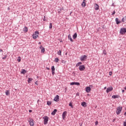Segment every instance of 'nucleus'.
Instances as JSON below:
<instances>
[{"label":"nucleus","instance_id":"obj_37","mask_svg":"<svg viewBox=\"0 0 126 126\" xmlns=\"http://www.w3.org/2000/svg\"><path fill=\"white\" fill-rule=\"evenodd\" d=\"M19 58H20V59H17L18 62H21V59H20V57H19Z\"/></svg>","mask_w":126,"mask_h":126},{"label":"nucleus","instance_id":"obj_59","mask_svg":"<svg viewBox=\"0 0 126 126\" xmlns=\"http://www.w3.org/2000/svg\"><path fill=\"white\" fill-rule=\"evenodd\" d=\"M8 9H9V7H8Z\"/></svg>","mask_w":126,"mask_h":126},{"label":"nucleus","instance_id":"obj_30","mask_svg":"<svg viewBox=\"0 0 126 126\" xmlns=\"http://www.w3.org/2000/svg\"><path fill=\"white\" fill-rule=\"evenodd\" d=\"M59 61H60V60L59 59V58H56L55 59V63H59Z\"/></svg>","mask_w":126,"mask_h":126},{"label":"nucleus","instance_id":"obj_13","mask_svg":"<svg viewBox=\"0 0 126 126\" xmlns=\"http://www.w3.org/2000/svg\"><path fill=\"white\" fill-rule=\"evenodd\" d=\"M66 114H67L66 111H64L63 112V113L62 114V117H63V120H64V119H65V116H66Z\"/></svg>","mask_w":126,"mask_h":126},{"label":"nucleus","instance_id":"obj_51","mask_svg":"<svg viewBox=\"0 0 126 126\" xmlns=\"http://www.w3.org/2000/svg\"><path fill=\"white\" fill-rule=\"evenodd\" d=\"M125 93V90H122V93Z\"/></svg>","mask_w":126,"mask_h":126},{"label":"nucleus","instance_id":"obj_5","mask_svg":"<svg viewBox=\"0 0 126 126\" xmlns=\"http://www.w3.org/2000/svg\"><path fill=\"white\" fill-rule=\"evenodd\" d=\"M86 59H87V56L86 55L81 56L80 58L81 62H84Z\"/></svg>","mask_w":126,"mask_h":126},{"label":"nucleus","instance_id":"obj_54","mask_svg":"<svg viewBox=\"0 0 126 126\" xmlns=\"http://www.w3.org/2000/svg\"><path fill=\"white\" fill-rule=\"evenodd\" d=\"M124 116H126V112L124 113Z\"/></svg>","mask_w":126,"mask_h":126},{"label":"nucleus","instance_id":"obj_25","mask_svg":"<svg viewBox=\"0 0 126 126\" xmlns=\"http://www.w3.org/2000/svg\"><path fill=\"white\" fill-rule=\"evenodd\" d=\"M47 105H48V106H51V105H52V101H47Z\"/></svg>","mask_w":126,"mask_h":126},{"label":"nucleus","instance_id":"obj_43","mask_svg":"<svg viewBox=\"0 0 126 126\" xmlns=\"http://www.w3.org/2000/svg\"><path fill=\"white\" fill-rule=\"evenodd\" d=\"M39 48H40V49H43V48H44V47H43V46L40 45V46Z\"/></svg>","mask_w":126,"mask_h":126},{"label":"nucleus","instance_id":"obj_56","mask_svg":"<svg viewBox=\"0 0 126 126\" xmlns=\"http://www.w3.org/2000/svg\"><path fill=\"white\" fill-rule=\"evenodd\" d=\"M47 69L49 70V69H50V68H47Z\"/></svg>","mask_w":126,"mask_h":126},{"label":"nucleus","instance_id":"obj_33","mask_svg":"<svg viewBox=\"0 0 126 126\" xmlns=\"http://www.w3.org/2000/svg\"><path fill=\"white\" fill-rule=\"evenodd\" d=\"M7 58V55H4L3 57L2 58V60H5Z\"/></svg>","mask_w":126,"mask_h":126},{"label":"nucleus","instance_id":"obj_8","mask_svg":"<svg viewBox=\"0 0 126 126\" xmlns=\"http://www.w3.org/2000/svg\"><path fill=\"white\" fill-rule=\"evenodd\" d=\"M60 100V96L59 95H57L54 99V101H55V102H59Z\"/></svg>","mask_w":126,"mask_h":126},{"label":"nucleus","instance_id":"obj_1","mask_svg":"<svg viewBox=\"0 0 126 126\" xmlns=\"http://www.w3.org/2000/svg\"><path fill=\"white\" fill-rule=\"evenodd\" d=\"M122 110H123L122 107H121V106L118 107L116 111L117 115H120L121 113H122Z\"/></svg>","mask_w":126,"mask_h":126},{"label":"nucleus","instance_id":"obj_19","mask_svg":"<svg viewBox=\"0 0 126 126\" xmlns=\"http://www.w3.org/2000/svg\"><path fill=\"white\" fill-rule=\"evenodd\" d=\"M119 97H120V95H113L112 96V98H113V99L119 98Z\"/></svg>","mask_w":126,"mask_h":126},{"label":"nucleus","instance_id":"obj_58","mask_svg":"<svg viewBox=\"0 0 126 126\" xmlns=\"http://www.w3.org/2000/svg\"><path fill=\"white\" fill-rule=\"evenodd\" d=\"M113 122H115V119H114V120H113Z\"/></svg>","mask_w":126,"mask_h":126},{"label":"nucleus","instance_id":"obj_40","mask_svg":"<svg viewBox=\"0 0 126 126\" xmlns=\"http://www.w3.org/2000/svg\"><path fill=\"white\" fill-rule=\"evenodd\" d=\"M124 126H126V120L125 122H124Z\"/></svg>","mask_w":126,"mask_h":126},{"label":"nucleus","instance_id":"obj_29","mask_svg":"<svg viewBox=\"0 0 126 126\" xmlns=\"http://www.w3.org/2000/svg\"><path fill=\"white\" fill-rule=\"evenodd\" d=\"M52 28H53V24L52 23H50L49 24V29H52Z\"/></svg>","mask_w":126,"mask_h":126},{"label":"nucleus","instance_id":"obj_55","mask_svg":"<svg viewBox=\"0 0 126 126\" xmlns=\"http://www.w3.org/2000/svg\"><path fill=\"white\" fill-rule=\"evenodd\" d=\"M72 13V12H71L70 13V15H71Z\"/></svg>","mask_w":126,"mask_h":126},{"label":"nucleus","instance_id":"obj_41","mask_svg":"<svg viewBox=\"0 0 126 126\" xmlns=\"http://www.w3.org/2000/svg\"><path fill=\"white\" fill-rule=\"evenodd\" d=\"M122 22H125V18H122Z\"/></svg>","mask_w":126,"mask_h":126},{"label":"nucleus","instance_id":"obj_57","mask_svg":"<svg viewBox=\"0 0 126 126\" xmlns=\"http://www.w3.org/2000/svg\"><path fill=\"white\" fill-rule=\"evenodd\" d=\"M107 87H104V89H106Z\"/></svg>","mask_w":126,"mask_h":126},{"label":"nucleus","instance_id":"obj_10","mask_svg":"<svg viewBox=\"0 0 126 126\" xmlns=\"http://www.w3.org/2000/svg\"><path fill=\"white\" fill-rule=\"evenodd\" d=\"M110 91H113V87H108L106 89V93H109V92H110Z\"/></svg>","mask_w":126,"mask_h":126},{"label":"nucleus","instance_id":"obj_42","mask_svg":"<svg viewBox=\"0 0 126 126\" xmlns=\"http://www.w3.org/2000/svg\"><path fill=\"white\" fill-rule=\"evenodd\" d=\"M98 125V121H96L95 122V126H97Z\"/></svg>","mask_w":126,"mask_h":126},{"label":"nucleus","instance_id":"obj_48","mask_svg":"<svg viewBox=\"0 0 126 126\" xmlns=\"http://www.w3.org/2000/svg\"><path fill=\"white\" fill-rule=\"evenodd\" d=\"M44 17V18L43 19V21H46V18H45V16Z\"/></svg>","mask_w":126,"mask_h":126},{"label":"nucleus","instance_id":"obj_15","mask_svg":"<svg viewBox=\"0 0 126 126\" xmlns=\"http://www.w3.org/2000/svg\"><path fill=\"white\" fill-rule=\"evenodd\" d=\"M62 12H63V7H62L58 10V13H59V14L62 13Z\"/></svg>","mask_w":126,"mask_h":126},{"label":"nucleus","instance_id":"obj_24","mask_svg":"<svg viewBox=\"0 0 126 126\" xmlns=\"http://www.w3.org/2000/svg\"><path fill=\"white\" fill-rule=\"evenodd\" d=\"M80 64H82V62H79V63H78L76 64V67L79 66L80 65Z\"/></svg>","mask_w":126,"mask_h":126},{"label":"nucleus","instance_id":"obj_18","mask_svg":"<svg viewBox=\"0 0 126 126\" xmlns=\"http://www.w3.org/2000/svg\"><path fill=\"white\" fill-rule=\"evenodd\" d=\"M95 4L94 9L95 10H98V9H99V5L97 3H95Z\"/></svg>","mask_w":126,"mask_h":126},{"label":"nucleus","instance_id":"obj_21","mask_svg":"<svg viewBox=\"0 0 126 126\" xmlns=\"http://www.w3.org/2000/svg\"><path fill=\"white\" fill-rule=\"evenodd\" d=\"M68 38L69 39H70V42H73V40L71 38V36H70V34L68 35Z\"/></svg>","mask_w":126,"mask_h":126},{"label":"nucleus","instance_id":"obj_32","mask_svg":"<svg viewBox=\"0 0 126 126\" xmlns=\"http://www.w3.org/2000/svg\"><path fill=\"white\" fill-rule=\"evenodd\" d=\"M69 106H70V107H71V108H73V105H72V102H70L69 103Z\"/></svg>","mask_w":126,"mask_h":126},{"label":"nucleus","instance_id":"obj_44","mask_svg":"<svg viewBox=\"0 0 126 126\" xmlns=\"http://www.w3.org/2000/svg\"><path fill=\"white\" fill-rule=\"evenodd\" d=\"M109 75L110 76L112 75V71L109 72Z\"/></svg>","mask_w":126,"mask_h":126},{"label":"nucleus","instance_id":"obj_20","mask_svg":"<svg viewBox=\"0 0 126 126\" xmlns=\"http://www.w3.org/2000/svg\"><path fill=\"white\" fill-rule=\"evenodd\" d=\"M73 39H76L77 38V33L75 32L73 35Z\"/></svg>","mask_w":126,"mask_h":126},{"label":"nucleus","instance_id":"obj_23","mask_svg":"<svg viewBox=\"0 0 126 126\" xmlns=\"http://www.w3.org/2000/svg\"><path fill=\"white\" fill-rule=\"evenodd\" d=\"M87 104V103L86 102H82L81 103V105L83 107H86V105Z\"/></svg>","mask_w":126,"mask_h":126},{"label":"nucleus","instance_id":"obj_2","mask_svg":"<svg viewBox=\"0 0 126 126\" xmlns=\"http://www.w3.org/2000/svg\"><path fill=\"white\" fill-rule=\"evenodd\" d=\"M44 119V125H48V122H49V117L45 116L43 118Z\"/></svg>","mask_w":126,"mask_h":126},{"label":"nucleus","instance_id":"obj_52","mask_svg":"<svg viewBox=\"0 0 126 126\" xmlns=\"http://www.w3.org/2000/svg\"><path fill=\"white\" fill-rule=\"evenodd\" d=\"M1 52H2V49H0V53H1Z\"/></svg>","mask_w":126,"mask_h":126},{"label":"nucleus","instance_id":"obj_34","mask_svg":"<svg viewBox=\"0 0 126 126\" xmlns=\"http://www.w3.org/2000/svg\"><path fill=\"white\" fill-rule=\"evenodd\" d=\"M75 85H77L78 86L80 85V83L79 82H75Z\"/></svg>","mask_w":126,"mask_h":126},{"label":"nucleus","instance_id":"obj_45","mask_svg":"<svg viewBox=\"0 0 126 126\" xmlns=\"http://www.w3.org/2000/svg\"><path fill=\"white\" fill-rule=\"evenodd\" d=\"M35 84H36V85H38V81H36L35 82Z\"/></svg>","mask_w":126,"mask_h":126},{"label":"nucleus","instance_id":"obj_28","mask_svg":"<svg viewBox=\"0 0 126 126\" xmlns=\"http://www.w3.org/2000/svg\"><path fill=\"white\" fill-rule=\"evenodd\" d=\"M58 55H59V56H62V50H60L58 52Z\"/></svg>","mask_w":126,"mask_h":126},{"label":"nucleus","instance_id":"obj_53","mask_svg":"<svg viewBox=\"0 0 126 126\" xmlns=\"http://www.w3.org/2000/svg\"><path fill=\"white\" fill-rule=\"evenodd\" d=\"M38 44H39V45H41V42H38Z\"/></svg>","mask_w":126,"mask_h":126},{"label":"nucleus","instance_id":"obj_46","mask_svg":"<svg viewBox=\"0 0 126 126\" xmlns=\"http://www.w3.org/2000/svg\"><path fill=\"white\" fill-rule=\"evenodd\" d=\"M76 95V96H79V93H77Z\"/></svg>","mask_w":126,"mask_h":126},{"label":"nucleus","instance_id":"obj_27","mask_svg":"<svg viewBox=\"0 0 126 126\" xmlns=\"http://www.w3.org/2000/svg\"><path fill=\"white\" fill-rule=\"evenodd\" d=\"M32 80H33V79H32V78H29L28 80V83H30V82H31Z\"/></svg>","mask_w":126,"mask_h":126},{"label":"nucleus","instance_id":"obj_31","mask_svg":"<svg viewBox=\"0 0 126 126\" xmlns=\"http://www.w3.org/2000/svg\"><path fill=\"white\" fill-rule=\"evenodd\" d=\"M41 53H45V48L43 47L41 49Z\"/></svg>","mask_w":126,"mask_h":126},{"label":"nucleus","instance_id":"obj_49","mask_svg":"<svg viewBox=\"0 0 126 126\" xmlns=\"http://www.w3.org/2000/svg\"><path fill=\"white\" fill-rule=\"evenodd\" d=\"M39 102H40V99H38V100H37V104H39Z\"/></svg>","mask_w":126,"mask_h":126},{"label":"nucleus","instance_id":"obj_39","mask_svg":"<svg viewBox=\"0 0 126 126\" xmlns=\"http://www.w3.org/2000/svg\"><path fill=\"white\" fill-rule=\"evenodd\" d=\"M103 53L104 55H106V50H104L103 51Z\"/></svg>","mask_w":126,"mask_h":126},{"label":"nucleus","instance_id":"obj_12","mask_svg":"<svg viewBox=\"0 0 126 126\" xmlns=\"http://www.w3.org/2000/svg\"><path fill=\"white\" fill-rule=\"evenodd\" d=\"M91 91V88H90V87H87L86 88V92L87 93H89Z\"/></svg>","mask_w":126,"mask_h":126},{"label":"nucleus","instance_id":"obj_47","mask_svg":"<svg viewBox=\"0 0 126 126\" xmlns=\"http://www.w3.org/2000/svg\"><path fill=\"white\" fill-rule=\"evenodd\" d=\"M29 113H32V110H29Z\"/></svg>","mask_w":126,"mask_h":126},{"label":"nucleus","instance_id":"obj_22","mask_svg":"<svg viewBox=\"0 0 126 126\" xmlns=\"http://www.w3.org/2000/svg\"><path fill=\"white\" fill-rule=\"evenodd\" d=\"M5 94L6 95V96H9L10 93L9 92V90H7L5 91Z\"/></svg>","mask_w":126,"mask_h":126},{"label":"nucleus","instance_id":"obj_36","mask_svg":"<svg viewBox=\"0 0 126 126\" xmlns=\"http://www.w3.org/2000/svg\"><path fill=\"white\" fill-rule=\"evenodd\" d=\"M114 14H116V11L114 10L111 15H114Z\"/></svg>","mask_w":126,"mask_h":126},{"label":"nucleus","instance_id":"obj_11","mask_svg":"<svg viewBox=\"0 0 126 126\" xmlns=\"http://www.w3.org/2000/svg\"><path fill=\"white\" fill-rule=\"evenodd\" d=\"M81 5L83 7H85V6H86V0H83Z\"/></svg>","mask_w":126,"mask_h":126},{"label":"nucleus","instance_id":"obj_14","mask_svg":"<svg viewBox=\"0 0 126 126\" xmlns=\"http://www.w3.org/2000/svg\"><path fill=\"white\" fill-rule=\"evenodd\" d=\"M23 32L24 33H27V32H28V28H27V27H25L23 29Z\"/></svg>","mask_w":126,"mask_h":126},{"label":"nucleus","instance_id":"obj_17","mask_svg":"<svg viewBox=\"0 0 126 126\" xmlns=\"http://www.w3.org/2000/svg\"><path fill=\"white\" fill-rule=\"evenodd\" d=\"M115 21L116 22V24L118 25L121 23V21H119V18H116L115 19Z\"/></svg>","mask_w":126,"mask_h":126},{"label":"nucleus","instance_id":"obj_35","mask_svg":"<svg viewBox=\"0 0 126 126\" xmlns=\"http://www.w3.org/2000/svg\"><path fill=\"white\" fill-rule=\"evenodd\" d=\"M70 84V85H75V82H71Z\"/></svg>","mask_w":126,"mask_h":126},{"label":"nucleus","instance_id":"obj_3","mask_svg":"<svg viewBox=\"0 0 126 126\" xmlns=\"http://www.w3.org/2000/svg\"><path fill=\"white\" fill-rule=\"evenodd\" d=\"M38 35H39V32L35 31L34 33L32 34L33 39H37L38 38Z\"/></svg>","mask_w":126,"mask_h":126},{"label":"nucleus","instance_id":"obj_16","mask_svg":"<svg viewBox=\"0 0 126 126\" xmlns=\"http://www.w3.org/2000/svg\"><path fill=\"white\" fill-rule=\"evenodd\" d=\"M57 112H58V110L57 109H54V111L51 113V115H52V116H55Z\"/></svg>","mask_w":126,"mask_h":126},{"label":"nucleus","instance_id":"obj_38","mask_svg":"<svg viewBox=\"0 0 126 126\" xmlns=\"http://www.w3.org/2000/svg\"><path fill=\"white\" fill-rule=\"evenodd\" d=\"M62 63H66V61H65L64 60H62Z\"/></svg>","mask_w":126,"mask_h":126},{"label":"nucleus","instance_id":"obj_6","mask_svg":"<svg viewBox=\"0 0 126 126\" xmlns=\"http://www.w3.org/2000/svg\"><path fill=\"white\" fill-rule=\"evenodd\" d=\"M29 123L31 126H34V120L32 118H29Z\"/></svg>","mask_w":126,"mask_h":126},{"label":"nucleus","instance_id":"obj_9","mask_svg":"<svg viewBox=\"0 0 126 126\" xmlns=\"http://www.w3.org/2000/svg\"><path fill=\"white\" fill-rule=\"evenodd\" d=\"M51 70H52V75H55V70H56V69L55 68V66H52Z\"/></svg>","mask_w":126,"mask_h":126},{"label":"nucleus","instance_id":"obj_7","mask_svg":"<svg viewBox=\"0 0 126 126\" xmlns=\"http://www.w3.org/2000/svg\"><path fill=\"white\" fill-rule=\"evenodd\" d=\"M79 69L80 71H84L85 70V66L84 65H81L79 67Z\"/></svg>","mask_w":126,"mask_h":126},{"label":"nucleus","instance_id":"obj_26","mask_svg":"<svg viewBox=\"0 0 126 126\" xmlns=\"http://www.w3.org/2000/svg\"><path fill=\"white\" fill-rule=\"evenodd\" d=\"M27 71L25 69H22L21 73L23 74H25L26 73Z\"/></svg>","mask_w":126,"mask_h":126},{"label":"nucleus","instance_id":"obj_4","mask_svg":"<svg viewBox=\"0 0 126 126\" xmlns=\"http://www.w3.org/2000/svg\"><path fill=\"white\" fill-rule=\"evenodd\" d=\"M120 34L121 35H124V34H126V28H122L121 29L120 31Z\"/></svg>","mask_w":126,"mask_h":126},{"label":"nucleus","instance_id":"obj_50","mask_svg":"<svg viewBox=\"0 0 126 126\" xmlns=\"http://www.w3.org/2000/svg\"><path fill=\"white\" fill-rule=\"evenodd\" d=\"M114 5H115V4L114 3H113L112 4V6H114Z\"/></svg>","mask_w":126,"mask_h":126}]
</instances>
